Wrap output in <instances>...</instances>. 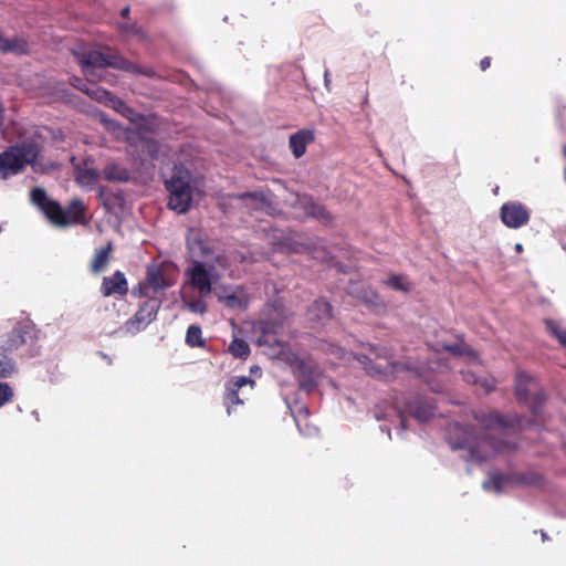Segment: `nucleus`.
Instances as JSON below:
<instances>
[{"mask_svg":"<svg viewBox=\"0 0 566 566\" xmlns=\"http://www.w3.org/2000/svg\"><path fill=\"white\" fill-rule=\"evenodd\" d=\"M471 457H472L473 459H476V460H478V458L475 457V452H472V453H471Z\"/></svg>","mask_w":566,"mask_h":566,"instance_id":"obj_36","label":"nucleus"},{"mask_svg":"<svg viewBox=\"0 0 566 566\" xmlns=\"http://www.w3.org/2000/svg\"><path fill=\"white\" fill-rule=\"evenodd\" d=\"M127 292V282L122 272H116L111 277H105L102 284V293L104 296L114 294H125Z\"/></svg>","mask_w":566,"mask_h":566,"instance_id":"obj_8","label":"nucleus"},{"mask_svg":"<svg viewBox=\"0 0 566 566\" xmlns=\"http://www.w3.org/2000/svg\"><path fill=\"white\" fill-rule=\"evenodd\" d=\"M219 302L230 308H242L248 303V294L240 285H219L214 289Z\"/></svg>","mask_w":566,"mask_h":566,"instance_id":"obj_6","label":"nucleus"},{"mask_svg":"<svg viewBox=\"0 0 566 566\" xmlns=\"http://www.w3.org/2000/svg\"><path fill=\"white\" fill-rule=\"evenodd\" d=\"M251 371L254 374H259L260 369H259V367L255 366V367L251 368Z\"/></svg>","mask_w":566,"mask_h":566,"instance_id":"obj_34","label":"nucleus"},{"mask_svg":"<svg viewBox=\"0 0 566 566\" xmlns=\"http://www.w3.org/2000/svg\"><path fill=\"white\" fill-rule=\"evenodd\" d=\"M147 283L155 291L165 289L172 284L171 280H166L163 277L161 271L156 266L148 269Z\"/></svg>","mask_w":566,"mask_h":566,"instance_id":"obj_15","label":"nucleus"},{"mask_svg":"<svg viewBox=\"0 0 566 566\" xmlns=\"http://www.w3.org/2000/svg\"><path fill=\"white\" fill-rule=\"evenodd\" d=\"M329 348H331L332 354L339 356L340 358L344 357L345 354H344L343 349H340L339 347L331 345Z\"/></svg>","mask_w":566,"mask_h":566,"instance_id":"obj_31","label":"nucleus"},{"mask_svg":"<svg viewBox=\"0 0 566 566\" xmlns=\"http://www.w3.org/2000/svg\"><path fill=\"white\" fill-rule=\"evenodd\" d=\"M314 136L311 130H301L292 135L290 138V147L295 157H301L306 150V146L313 140Z\"/></svg>","mask_w":566,"mask_h":566,"instance_id":"obj_10","label":"nucleus"},{"mask_svg":"<svg viewBox=\"0 0 566 566\" xmlns=\"http://www.w3.org/2000/svg\"><path fill=\"white\" fill-rule=\"evenodd\" d=\"M157 311L158 305L155 302L146 303L136 314V322L146 326L155 318Z\"/></svg>","mask_w":566,"mask_h":566,"instance_id":"obj_16","label":"nucleus"},{"mask_svg":"<svg viewBox=\"0 0 566 566\" xmlns=\"http://www.w3.org/2000/svg\"><path fill=\"white\" fill-rule=\"evenodd\" d=\"M248 385L250 386V388L253 387V381L248 379L247 377H237L230 381L229 387H228L229 394L227 396V403H228L229 411L231 410L233 403L241 402L239 399V396H238V391L242 387L248 386Z\"/></svg>","mask_w":566,"mask_h":566,"instance_id":"obj_11","label":"nucleus"},{"mask_svg":"<svg viewBox=\"0 0 566 566\" xmlns=\"http://www.w3.org/2000/svg\"><path fill=\"white\" fill-rule=\"evenodd\" d=\"M105 125L108 126V127H113L114 126L113 122H105Z\"/></svg>","mask_w":566,"mask_h":566,"instance_id":"obj_35","label":"nucleus"},{"mask_svg":"<svg viewBox=\"0 0 566 566\" xmlns=\"http://www.w3.org/2000/svg\"><path fill=\"white\" fill-rule=\"evenodd\" d=\"M533 384L532 377L526 374H520L516 379V392L520 399H524L527 394V387Z\"/></svg>","mask_w":566,"mask_h":566,"instance_id":"obj_23","label":"nucleus"},{"mask_svg":"<svg viewBox=\"0 0 566 566\" xmlns=\"http://www.w3.org/2000/svg\"><path fill=\"white\" fill-rule=\"evenodd\" d=\"M502 222L511 229H518L528 222L530 213L520 202L504 203L500 209Z\"/></svg>","mask_w":566,"mask_h":566,"instance_id":"obj_5","label":"nucleus"},{"mask_svg":"<svg viewBox=\"0 0 566 566\" xmlns=\"http://www.w3.org/2000/svg\"><path fill=\"white\" fill-rule=\"evenodd\" d=\"M13 391L11 387L6 382H0V407L11 400Z\"/></svg>","mask_w":566,"mask_h":566,"instance_id":"obj_27","label":"nucleus"},{"mask_svg":"<svg viewBox=\"0 0 566 566\" xmlns=\"http://www.w3.org/2000/svg\"><path fill=\"white\" fill-rule=\"evenodd\" d=\"M516 252H521L523 250V245L521 243L515 244Z\"/></svg>","mask_w":566,"mask_h":566,"instance_id":"obj_33","label":"nucleus"},{"mask_svg":"<svg viewBox=\"0 0 566 566\" xmlns=\"http://www.w3.org/2000/svg\"><path fill=\"white\" fill-rule=\"evenodd\" d=\"M83 63V70L86 76H91L90 69L92 66H105V65H115L118 67H126L127 63L125 61H120L118 64L112 61L109 57L103 55L98 52H92L85 57Z\"/></svg>","mask_w":566,"mask_h":566,"instance_id":"obj_9","label":"nucleus"},{"mask_svg":"<svg viewBox=\"0 0 566 566\" xmlns=\"http://www.w3.org/2000/svg\"><path fill=\"white\" fill-rule=\"evenodd\" d=\"M388 284L399 291H407L410 287V283L401 276L389 277Z\"/></svg>","mask_w":566,"mask_h":566,"instance_id":"obj_26","label":"nucleus"},{"mask_svg":"<svg viewBox=\"0 0 566 566\" xmlns=\"http://www.w3.org/2000/svg\"><path fill=\"white\" fill-rule=\"evenodd\" d=\"M551 333L558 339L560 344L566 345V328H559L555 325H552Z\"/></svg>","mask_w":566,"mask_h":566,"instance_id":"obj_29","label":"nucleus"},{"mask_svg":"<svg viewBox=\"0 0 566 566\" xmlns=\"http://www.w3.org/2000/svg\"><path fill=\"white\" fill-rule=\"evenodd\" d=\"M0 51L24 53L28 51V43L23 39H8L0 34Z\"/></svg>","mask_w":566,"mask_h":566,"instance_id":"obj_13","label":"nucleus"},{"mask_svg":"<svg viewBox=\"0 0 566 566\" xmlns=\"http://www.w3.org/2000/svg\"><path fill=\"white\" fill-rule=\"evenodd\" d=\"M144 147L147 149L150 157H156L159 145L154 140H148L145 143Z\"/></svg>","mask_w":566,"mask_h":566,"instance_id":"obj_30","label":"nucleus"},{"mask_svg":"<svg viewBox=\"0 0 566 566\" xmlns=\"http://www.w3.org/2000/svg\"><path fill=\"white\" fill-rule=\"evenodd\" d=\"M39 150L34 146L12 147L0 155V178L7 179L27 165L34 164Z\"/></svg>","mask_w":566,"mask_h":566,"instance_id":"obj_4","label":"nucleus"},{"mask_svg":"<svg viewBox=\"0 0 566 566\" xmlns=\"http://www.w3.org/2000/svg\"><path fill=\"white\" fill-rule=\"evenodd\" d=\"M111 251V245H107L106 248L99 250L92 262V270L95 273H98L105 269V266L108 263V255Z\"/></svg>","mask_w":566,"mask_h":566,"instance_id":"obj_18","label":"nucleus"},{"mask_svg":"<svg viewBox=\"0 0 566 566\" xmlns=\"http://www.w3.org/2000/svg\"><path fill=\"white\" fill-rule=\"evenodd\" d=\"M489 66H490V61H489V59H483V60L481 61V69H482V70H486Z\"/></svg>","mask_w":566,"mask_h":566,"instance_id":"obj_32","label":"nucleus"},{"mask_svg":"<svg viewBox=\"0 0 566 566\" xmlns=\"http://www.w3.org/2000/svg\"><path fill=\"white\" fill-rule=\"evenodd\" d=\"M229 352L238 358H245L248 357L250 349L245 342L234 338L232 343L229 346Z\"/></svg>","mask_w":566,"mask_h":566,"instance_id":"obj_20","label":"nucleus"},{"mask_svg":"<svg viewBox=\"0 0 566 566\" xmlns=\"http://www.w3.org/2000/svg\"><path fill=\"white\" fill-rule=\"evenodd\" d=\"M272 342L273 339L270 335H265L263 338L259 339L261 345H268V349L265 350L266 355L272 358L282 359L290 364L292 368H295L298 363V357L292 353L286 345L282 343L272 344Z\"/></svg>","mask_w":566,"mask_h":566,"instance_id":"obj_7","label":"nucleus"},{"mask_svg":"<svg viewBox=\"0 0 566 566\" xmlns=\"http://www.w3.org/2000/svg\"><path fill=\"white\" fill-rule=\"evenodd\" d=\"M31 199L32 202L44 213L48 220L55 227H66L85 221L84 208L82 202L78 200H74L70 205L67 211H64L40 188L32 190Z\"/></svg>","mask_w":566,"mask_h":566,"instance_id":"obj_3","label":"nucleus"},{"mask_svg":"<svg viewBox=\"0 0 566 566\" xmlns=\"http://www.w3.org/2000/svg\"><path fill=\"white\" fill-rule=\"evenodd\" d=\"M565 180H566V167H565Z\"/></svg>","mask_w":566,"mask_h":566,"instance_id":"obj_38","label":"nucleus"},{"mask_svg":"<svg viewBox=\"0 0 566 566\" xmlns=\"http://www.w3.org/2000/svg\"><path fill=\"white\" fill-rule=\"evenodd\" d=\"M167 187L170 193L168 206L178 213L188 211L201 198L199 185L187 169L177 170L167 181Z\"/></svg>","mask_w":566,"mask_h":566,"instance_id":"obj_2","label":"nucleus"},{"mask_svg":"<svg viewBox=\"0 0 566 566\" xmlns=\"http://www.w3.org/2000/svg\"><path fill=\"white\" fill-rule=\"evenodd\" d=\"M564 155L566 156V146L563 148Z\"/></svg>","mask_w":566,"mask_h":566,"instance_id":"obj_37","label":"nucleus"},{"mask_svg":"<svg viewBox=\"0 0 566 566\" xmlns=\"http://www.w3.org/2000/svg\"><path fill=\"white\" fill-rule=\"evenodd\" d=\"M104 176L108 180L122 181L128 178L127 171L117 164H108L104 169Z\"/></svg>","mask_w":566,"mask_h":566,"instance_id":"obj_17","label":"nucleus"},{"mask_svg":"<svg viewBox=\"0 0 566 566\" xmlns=\"http://www.w3.org/2000/svg\"><path fill=\"white\" fill-rule=\"evenodd\" d=\"M17 370L15 364L8 358H0V377H9Z\"/></svg>","mask_w":566,"mask_h":566,"instance_id":"obj_25","label":"nucleus"},{"mask_svg":"<svg viewBox=\"0 0 566 566\" xmlns=\"http://www.w3.org/2000/svg\"><path fill=\"white\" fill-rule=\"evenodd\" d=\"M331 317V306L325 301H317L308 311V318L322 323Z\"/></svg>","mask_w":566,"mask_h":566,"instance_id":"obj_14","label":"nucleus"},{"mask_svg":"<svg viewBox=\"0 0 566 566\" xmlns=\"http://www.w3.org/2000/svg\"><path fill=\"white\" fill-rule=\"evenodd\" d=\"M506 482L507 480L505 476L501 474H493L488 481L483 483V486L488 491L500 492Z\"/></svg>","mask_w":566,"mask_h":566,"instance_id":"obj_22","label":"nucleus"},{"mask_svg":"<svg viewBox=\"0 0 566 566\" xmlns=\"http://www.w3.org/2000/svg\"><path fill=\"white\" fill-rule=\"evenodd\" d=\"M302 206H303L305 212L311 216H314L317 218H322L325 216V211L322 207H319L318 205H316L307 199L302 200Z\"/></svg>","mask_w":566,"mask_h":566,"instance_id":"obj_24","label":"nucleus"},{"mask_svg":"<svg viewBox=\"0 0 566 566\" xmlns=\"http://www.w3.org/2000/svg\"><path fill=\"white\" fill-rule=\"evenodd\" d=\"M185 305L193 313L203 314L206 312V303L203 301H188L184 296Z\"/></svg>","mask_w":566,"mask_h":566,"instance_id":"obj_28","label":"nucleus"},{"mask_svg":"<svg viewBox=\"0 0 566 566\" xmlns=\"http://www.w3.org/2000/svg\"><path fill=\"white\" fill-rule=\"evenodd\" d=\"M188 250L193 258L186 271V282L199 291L202 296L210 294L212 283L226 275L227 261L219 254H211L210 247L199 230H191L187 239Z\"/></svg>","mask_w":566,"mask_h":566,"instance_id":"obj_1","label":"nucleus"},{"mask_svg":"<svg viewBox=\"0 0 566 566\" xmlns=\"http://www.w3.org/2000/svg\"><path fill=\"white\" fill-rule=\"evenodd\" d=\"M186 342L189 346H203L205 339L202 338V333L200 327L196 325H191L186 335Z\"/></svg>","mask_w":566,"mask_h":566,"instance_id":"obj_19","label":"nucleus"},{"mask_svg":"<svg viewBox=\"0 0 566 566\" xmlns=\"http://www.w3.org/2000/svg\"><path fill=\"white\" fill-rule=\"evenodd\" d=\"M91 94L96 99L109 102L114 108H116V109H118L120 112H124V111H128L129 112V109L127 107H125L122 102H119L117 99H114V98H111L108 93L103 91V90H101V88L94 90Z\"/></svg>","mask_w":566,"mask_h":566,"instance_id":"obj_21","label":"nucleus"},{"mask_svg":"<svg viewBox=\"0 0 566 566\" xmlns=\"http://www.w3.org/2000/svg\"><path fill=\"white\" fill-rule=\"evenodd\" d=\"M97 178V171L88 163H85L83 168L76 169V181L81 187L94 185Z\"/></svg>","mask_w":566,"mask_h":566,"instance_id":"obj_12","label":"nucleus"}]
</instances>
